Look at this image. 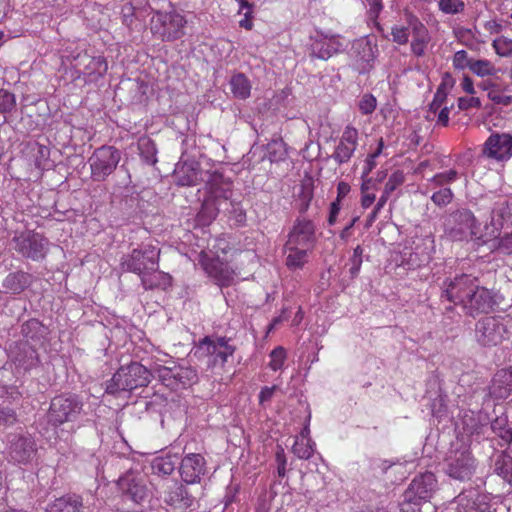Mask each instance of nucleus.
Returning a JSON list of instances; mask_svg holds the SVG:
<instances>
[{
  "label": "nucleus",
  "instance_id": "nucleus-11",
  "mask_svg": "<svg viewBox=\"0 0 512 512\" xmlns=\"http://www.w3.org/2000/svg\"><path fill=\"white\" fill-rule=\"evenodd\" d=\"M208 173L206 181L207 189L209 190V198L204 201L200 212L198 213L199 221L202 224L210 223L218 214L219 209L216 206V201L223 196V174L219 170H214Z\"/></svg>",
  "mask_w": 512,
  "mask_h": 512
},
{
  "label": "nucleus",
  "instance_id": "nucleus-63",
  "mask_svg": "<svg viewBox=\"0 0 512 512\" xmlns=\"http://www.w3.org/2000/svg\"><path fill=\"white\" fill-rule=\"evenodd\" d=\"M299 197L302 199V201H304L306 203V206L312 200L313 190H312L311 179H308L307 181L302 183L301 192L299 194Z\"/></svg>",
  "mask_w": 512,
  "mask_h": 512
},
{
  "label": "nucleus",
  "instance_id": "nucleus-31",
  "mask_svg": "<svg viewBox=\"0 0 512 512\" xmlns=\"http://www.w3.org/2000/svg\"><path fill=\"white\" fill-rule=\"evenodd\" d=\"M32 284V275L24 271L9 273L3 280L2 286L6 292L20 294Z\"/></svg>",
  "mask_w": 512,
  "mask_h": 512
},
{
  "label": "nucleus",
  "instance_id": "nucleus-3",
  "mask_svg": "<svg viewBox=\"0 0 512 512\" xmlns=\"http://www.w3.org/2000/svg\"><path fill=\"white\" fill-rule=\"evenodd\" d=\"M84 403L77 394L63 393L53 397L46 414L47 423L53 428L77 421L83 413Z\"/></svg>",
  "mask_w": 512,
  "mask_h": 512
},
{
  "label": "nucleus",
  "instance_id": "nucleus-57",
  "mask_svg": "<svg viewBox=\"0 0 512 512\" xmlns=\"http://www.w3.org/2000/svg\"><path fill=\"white\" fill-rule=\"evenodd\" d=\"M456 502H457L456 512H478L476 503L473 500L468 499L465 496L459 495L456 498Z\"/></svg>",
  "mask_w": 512,
  "mask_h": 512
},
{
  "label": "nucleus",
  "instance_id": "nucleus-29",
  "mask_svg": "<svg viewBox=\"0 0 512 512\" xmlns=\"http://www.w3.org/2000/svg\"><path fill=\"white\" fill-rule=\"evenodd\" d=\"M512 392V370L501 369L499 370L490 386V395L497 399H505Z\"/></svg>",
  "mask_w": 512,
  "mask_h": 512
},
{
  "label": "nucleus",
  "instance_id": "nucleus-1",
  "mask_svg": "<svg viewBox=\"0 0 512 512\" xmlns=\"http://www.w3.org/2000/svg\"><path fill=\"white\" fill-rule=\"evenodd\" d=\"M442 297L459 305L466 314L488 313L499 305V295L479 284L476 277L462 274L444 282Z\"/></svg>",
  "mask_w": 512,
  "mask_h": 512
},
{
  "label": "nucleus",
  "instance_id": "nucleus-46",
  "mask_svg": "<svg viewBox=\"0 0 512 512\" xmlns=\"http://www.w3.org/2000/svg\"><path fill=\"white\" fill-rule=\"evenodd\" d=\"M447 95V86L444 83L440 84L436 93L434 94L433 101L430 104L429 112L436 113L437 110L443 108L442 106L447 99Z\"/></svg>",
  "mask_w": 512,
  "mask_h": 512
},
{
  "label": "nucleus",
  "instance_id": "nucleus-49",
  "mask_svg": "<svg viewBox=\"0 0 512 512\" xmlns=\"http://www.w3.org/2000/svg\"><path fill=\"white\" fill-rule=\"evenodd\" d=\"M229 210V221L235 226H242L246 221V213L239 203L231 201Z\"/></svg>",
  "mask_w": 512,
  "mask_h": 512
},
{
  "label": "nucleus",
  "instance_id": "nucleus-2",
  "mask_svg": "<svg viewBox=\"0 0 512 512\" xmlns=\"http://www.w3.org/2000/svg\"><path fill=\"white\" fill-rule=\"evenodd\" d=\"M151 378L150 371L138 362L121 366L106 382L105 393L120 397L122 393H130L136 388L145 387Z\"/></svg>",
  "mask_w": 512,
  "mask_h": 512
},
{
  "label": "nucleus",
  "instance_id": "nucleus-41",
  "mask_svg": "<svg viewBox=\"0 0 512 512\" xmlns=\"http://www.w3.org/2000/svg\"><path fill=\"white\" fill-rule=\"evenodd\" d=\"M470 70L480 77L491 76L496 72L494 65L485 59L473 60L470 64Z\"/></svg>",
  "mask_w": 512,
  "mask_h": 512
},
{
  "label": "nucleus",
  "instance_id": "nucleus-58",
  "mask_svg": "<svg viewBox=\"0 0 512 512\" xmlns=\"http://www.w3.org/2000/svg\"><path fill=\"white\" fill-rule=\"evenodd\" d=\"M359 109L363 114H371L376 109V98L371 94H365L359 102Z\"/></svg>",
  "mask_w": 512,
  "mask_h": 512
},
{
  "label": "nucleus",
  "instance_id": "nucleus-6",
  "mask_svg": "<svg viewBox=\"0 0 512 512\" xmlns=\"http://www.w3.org/2000/svg\"><path fill=\"white\" fill-rule=\"evenodd\" d=\"M186 24L185 17L176 11H157L151 18V31L162 41L171 42L185 35Z\"/></svg>",
  "mask_w": 512,
  "mask_h": 512
},
{
  "label": "nucleus",
  "instance_id": "nucleus-59",
  "mask_svg": "<svg viewBox=\"0 0 512 512\" xmlns=\"http://www.w3.org/2000/svg\"><path fill=\"white\" fill-rule=\"evenodd\" d=\"M370 183H371V180L368 179V180L364 181L361 186V191H362L361 205L365 209L370 207L376 199V196L374 193L368 192Z\"/></svg>",
  "mask_w": 512,
  "mask_h": 512
},
{
  "label": "nucleus",
  "instance_id": "nucleus-20",
  "mask_svg": "<svg viewBox=\"0 0 512 512\" xmlns=\"http://www.w3.org/2000/svg\"><path fill=\"white\" fill-rule=\"evenodd\" d=\"M358 145V132L352 126H347L332 154L334 161L341 165L347 163L353 156Z\"/></svg>",
  "mask_w": 512,
  "mask_h": 512
},
{
  "label": "nucleus",
  "instance_id": "nucleus-14",
  "mask_svg": "<svg viewBox=\"0 0 512 512\" xmlns=\"http://www.w3.org/2000/svg\"><path fill=\"white\" fill-rule=\"evenodd\" d=\"M74 62V67L83 73L85 82L98 81L108 70L105 57L92 56L87 51L79 52L74 57Z\"/></svg>",
  "mask_w": 512,
  "mask_h": 512
},
{
  "label": "nucleus",
  "instance_id": "nucleus-17",
  "mask_svg": "<svg viewBox=\"0 0 512 512\" xmlns=\"http://www.w3.org/2000/svg\"><path fill=\"white\" fill-rule=\"evenodd\" d=\"M36 451V443L30 435H14L9 441V457L18 464L31 462L36 455Z\"/></svg>",
  "mask_w": 512,
  "mask_h": 512
},
{
  "label": "nucleus",
  "instance_id": "nucleus-44",
  "mask_svg": "<svg viewBox=\"0 0 512 512\" xmlns=\"http://www.w3.org/2000/svg\"><path fill=\"white\" fill-rule=\"evenodd\" d=\"M37 153L35 155V165L38 169H49L50 164V149L42 144L36 145Z\"/></svg>",
  "mask_w": 512,
  "mask_h": 512
},
{
  "label": "nucleus",
  "instance_id": "nucleus-37",
  "mask_svg": "<svg viewBox=\"0 0 512 512\" xmlns=\"http://www.w3.org/2000/svg\"><path fill=\"white\" fill-rule=\"evenodd\" d=\"M140 157L144 163L154 165L157 162V149L154 141L144 139L139 142Z\"/></svg>",
  "mask_w": 512,
  "mask_h": 512
},
{
  "label": "nucleus",
  "instance_id": "nucleus-35",
  "mask_svg": "<svg viewBox=\"0 0 512 512\" xmlns=\"http://www.w3.org/2000/svg\"><path fill=\"white\" fill-rule=\"evenodd\" d=\"M229 83L231 92L235 98L244 100L250 96L251 83L243 73L233 75Z\"/></svg>",
  "mask_w": 512,
  "mask_h": 512
},
{
  "label": "nucleus",
  "instance_id": "nucleus-19",
  "mask_svg": "<svg viewBox=\"0 0 512 512\" xmlns=\"http://www.w3.org/2000/svg\"><path fill=\"white\" fill-rule=\"evenodd\" d=\"M405 21L411 27L412 42L411 51L417 57L425 54L426 47L430 41V35L426 26L420 19L409 11H405Z\"/></svg>",
  "mask_w": 512,
  "mask_h": 512
},
{
  "label": "nucleus",
  "instance_id": "nucleus-28",
  "mask_svg": "<svg viewBox=\"0 0 512 512\" xmlns=\"http://www.w3.org/2000/svg\"><path fill=\"white\" fill-rule=\"evenodd\" d=\"M174 180L179 186H193L199 180L198 164L196 162H179L173 173Z\"/></svg>",
  "mask_w": 512,
  "mask_h": 512
},
{
  "label": "nucleus",
  "instance_id": "nucleus-38",
  "mask_svg": "<svg viewBox=\"0 0 512 512\" xmlns=\"http://www.w3.org/2000/svg\"><path fill=\"white\" fill-rule=\"evenodd\" d=\"M491 429L506 444L512 442V428L508 426L505 418H496L491 423Z\"/></svg>",
  "mask_w": 512,
  "mask_h": 512
},
{
  "label": "nucleus",
  "instance_id": "nucleus-43",
  "mask_svg": "<svg viewBox=\"0 0 512 512\" xmlns=\"http://www.w3.org/2000/svg\"><path fill=\"white\" fill-rule=\"evenodd\" d=\"M16 107V97L5 89H0V114L6 116Z\"/></svg>",
  "mask_w": 512,
  "mask_h": 512
},
{
  "label": "nucleus",
  "instance_id": "nucleus-53",
  "mask_svg": "<svg viewBox=\"0 0 512 512\" xmlns=\"http://www.w3.org/2000/svg\"><path fill=\"white\" fill-rule=\"evenodd\" d=\"M453 199V193L450 188H441L438 191L434 192L431 196L432 202L439 206H446L451 203Z\"/></svg>",
  "mask_w": 512,
  "mask_h": 512
},
{
  "label": "nucleus",
  "instance_id": "nucleus-62",
  "mask_svg": "<svg viewBox=\"0 0 512 512\" xmlns=\"http://www.w3.org/2000/svg\"><path fill=\"white\" fill-rule=\"evenodd\" d=\"M458 107L460 110H468L472 107L480 108L481 107V101L477 97H460L458 99Z\"/></svg>",
  "mask_w": 512,
  "mask_h": 512
},
{
  "label": "nucleus",
  "instance_id": "nucleus-54",
  "mask_svg": "<svg viewBox=\"0 0 512 512\" xmlns=\"http://www.w3.org/2000/svg\"><path fill=\"white\" fill-rule=\"evenodd\" d=\"M495 250L504 255L512 254V232L506 233L496 240Z\"/></svg>",
  "mask_w": 512,
  "mask_h": 512
},
{
  "label": "nucleus",
  "instance_id": "nucleus-45",
  "mask_svg": "<svg viewBox=\"0 0 512 512\" xmlns=\"http://www.w3.org/2000/svg\"><path fill=\"white\" fill-rule=\"evenodd\" d=\"M458 177L456 170H448L446 172L438 173L434 175L429 181L434 187H442L446 184L452 183Z\"/></svg>",
  "mask_w": 512,
  "mask_h": 512
},
{
  "label": "nucleus",
  "instance_id": "nucleus-64",
  "mask_svg": "<svg viewBox=\"0 0 512 512\" xmlns=\"http://www.w3.org/2000/svg\"><path fill=\"white\" fill-rule=\"evenodd\" d=\"M277 389H278V386H276V385H273L271 387L266 386V387L262 388V390L260 391V394H259L260 404L264 405L266 402H269L272 399V397Z\"/></svg>",
  "mask_w": 512,
  "mask_h": 512
},
{
  "label": "nucleus",
  "instance_id": "nucleus-36",
  "mask_svg": "<svg viewBox=\"0 0 512 512\" xmlns=\"http://www.w3.org/2000/svg\"><path fill=\"white\" fill-rule=\"evenodd\" d=\"M202 265L209 277L214 278L216 284L222 289L224 286V268L223 262L216 258H204Z\"/></svg>",
  "mask_w": 512,
  "mask_h": 512
},
{
  "label": "nucleus",
  "instance_id": "nucleus-15",
  "mask_svg": "<svg viewBox=\"0 0 512 512\" xmlns=\"http://www.w3.org/2000/svg\"><path fill=\"white\" fill-rule=\"evenodd\" d=\"M437 481L433 473L426 472L415 477L404 492V501L419 505L427 501L436 489Z\"/></svg>",
  "mask_w": 512,
  "mask_h": 512
},
{
  "label": "nucleus",
  "instance_id": "nucleus-24",
  "mask_svg": "<svg viewBox=\"0 0 512 512\" xmlns=\"http://www.w3.org/2000/svg\"><path fill=\"white\" fill-rule=\"evenodd\" d=\"M375 50L376 46L372 45L366 38H360L354 41L352 51L360 72H366L372 67L376 57Z\"/></svg>",
  "mask_w": 512,
  "mask_h": 512
},
{
  "label": "nucleus",
  "instance_id": "nucleus-42",
  "mask_svg": "<svg viewBox=\"0 0 512 512\" xmlns=\"http://www.w3.org/2000/svg\"><path fill=\"white\" fill-rule=\"evenodd\" d=\"M492 47L500 57L512 58V39L500 36L493 40Z\"/></svg>",
  "mask_w": 512,
  "mask_h": 512
},
{
  "label": "nucleus",
  "instance_id": "nucleus-33",
  "mask_svg": "<svg viewBox=\"0 0 512 512\" xmlns=\"http://www.w3.org/2000/svg\"><path fill=\"white\" fill-rule=\"evenodd\" d=\"M286 266L291 270L302 269L303 266L308 262L309 251L311 249L296 247L285 244Z\"/></svg>",
  "mask_w": 512,
  "mask_h": 512
},
{
  "label": "nucleus",
  "instance_id": "nucleus-51",
  "mask_svg": "<svg viewBox=\"0 0 512 512\" xmlns=\"http://www.w3.org/2000/svg\"><path fill=\"white\" fill-rule=\"evenodd\" d=\"M465 3L462 0H439V8L446 14H457L464 10Z\"/></svg>",
  "mask_w": 512,
  "mask_h": 512
},
{
  "label": "nucleus",
  "instance_id": "nucleus-34",
  "mask_svg": "<svg viewBox=\"0 0 512 512\" xmlns=\"http://www.w3.org/2000/svg\"><path fill=\"white\" fill-rule=\"evenodd\" d=\"M177 465H179V457L176 454L171 455L167 453L166 455L154 458L151 463V468L154 474L167 476L174 472Z\"/></svg>",
  "mask_w": 512,
  "mask_h": 512
},
{
  "label": "nucleus",
  "instance_id": "nucleus-55",
  "mask_svg": "<svg viewBox=\"0 0 512 512\" xmlns=\"http://www.w3.org/2000/svg\"><path fill=\"white\" fill-rule=\"evenodd\" d=\"M362 255L363 249L361 248V246L358 245L353 250V255L350 258L351 267L349 269V272L352 278L356 277L360 271L362 265Z\"/></svg>",
  "mask_w": 512,
  "mask_h": 512
},
{
  "label": "nucleus",
  "instance_id": "nucleus-61",
  "mask_svg": "<svg viewBox=\"0 0 512 512\" xmlns=\"http://www.w3.org/2000/svg\"><path fill=\"white\" fill-rule=\"evenodd\" d=\"M17 421V414L14 409L10 407H2L0 409V424L7 425L14 424Z\"/></svg>",
  "mask_w": 512,
  "mask_h": 512
},
{
  "label": "nucleus",
  "instance_id": "nucleus-9",
  "mask_svg": "<svg viewBox=\"0 0 512 512\" xmlns=\"http://www.w3.org/2000/svg\"><path fill=\"white\" fill-rule=\"evenodd\" d=\"M477 342L485 347L497 346L508 338L505 319L496 316L481 318L475 326Z\"/></svg>",
  "mask_w": 512,
  "mask_h": 512
},
{
  "label": "nucleus",
  "instance_id": "nucleus-4",
  "mask_svg": "<svg viewBox=\"0 0 512 512\" xmlns=\"http://www.w3.org/2000/svg\"><path fill=\"white\" fill-rule=\"evenodd\" d=\"M10 245L19 255L35 262L43 261L50 248L49 240L34 230H25L16 233Z\"/></svg>",
  "mask_w": 512,
  "mask_h": 512
},
{
  "label": "nucleus",
  "instance_id": "nucleus-18",
  "mask_svg": "<svg viewBox=\"0 0 512 512\" xmlns=\"http://www.w3.org/2000/svg\"><path fill=\"white\" fill-rule=\"evenodd\" d=\"M482 153L487 158L498 161L509 159L512 156V136L506 133L490 135Z\"/></svg>",
  "mask_w": 512,
  "mask_h": 512
},
{
  "label": "nucleus",
  "instance_id": "nucleus-8",
  "mask_svg": "<svg viewBox=\"0 0 512 512\" xmlns=\"http://www.w3.org/2000/svg\"><path fill=\"white\" fill-rule=\"evenodd\" d=\"M445 232L454 241L470 240L478 237V222L471 211L457 210L448 217Z\"/></svg>",
  "mask_w": 512,
  "mask_h": 512
},
{
  "label": "nucleus",
  "instance_id": "nucleus-16",
  "mask_svg": "<svg viewBox=\"0 0 512 512\" xmlns=\"http://www.w3.org/2000/svg\"><path fill=\"white\" fill-rule=\"evenodd\" d=\"M475 459L469 450L455 451L448 460L446 473L457 480L471 479L475 472Z\"/></svg>",
  "mask_w": 512,
  "mask_h": 512
},
{
  "label": "nucleus",
  "instance_id": "nucleus-32",
  "mask_svg": "<svg viewBox=\"0 0 512 512\" xmlns=\"http://www.w3.org/2000/svg\"><path fill=\"white\" fill-rule=\"evenodd\" d=\"M341 49L342 43L338 37L324 38L313 43L311 55L325 60L338 53Z\"/></svg>",
  "mask_w": 512,
  "mask_h": 512
},
{
  "label": "nucleus",
  "instance_id": "nucleus-52",
  "mask_svg": "<svg viewBox=\"0 0 512 512\" xmlns=\"http://www.w3.org/2000/svg\"><path fill=\"white\" fill-rule=\"evenodd\" d=\"M286 359V351L283 347L278 346L273 349L270 353V362L269 367L277 371L282 368L284 361Z\"/></svg>",
  "mask_w": 512,
  "mask_h": 512
},
{
  "label": "nucleus",
  "instance_id": "nucleus-30",
  "mask_svg": "<svg viewBox=\"0 0 512 512\" xmlns=\"http://www.w3.org/2000/svg\"><path fill=\"white\" fill-rule=\"evenodd\" d=\"M21 334L23 337L21 340H27L39 347L43 344L48 334V329L39 320L32 318L22 324Z\"/></svg>",
  "mask_w": 512,
  "mask_h": 512
},
{
  "label": "nucleus",
  "instance_id": "nucleus-47",
  "mask_svg": "<svg viewBox=\"0 0 512 512\" xmlns=\"http://www.w3.org/2000/svg\"><path fill=\"white\" fill-rule=\"evenodd\" d=\"M411 27L406 23V26L394 25L391 28L392 40L399 44L405 45L409 41V31Z\"/></svg>",
  "mask_w": 512,
  "mask_h": 512
},
{
  "label": "nucleus",
  "instance_id": "nucleus-12",
  "mask_svg": "<svg viewBox=\"0 0 512 512\" xmlns=\"http://www.w3.org/2000/svg\"><path fill=\"white\" fill-rule=\"evenodd\" d=\"M118 487L123 501L144 506L151 498V492L143 477L127 473L118 480Z\"/></svg>",
  "mask_w": 512,
  "mask_h": 512
},
{
  "label": "nucleus",
  "instance_id": "nucleus-26",
  "mask_svg": "<svg viewBox=\"0 0 512 512\" xmlns=\"http://www.w3.org/2000/svg\"><path fill=\"white\" fill-rule=\"evenodd\" d=\"M164 501L174 509L185 510L192 505L193 497L184 485L174 483L165 492Z\"/></svg>",
  "mask_w": 512,
  "mask_h": 512
},
{
  "label": "nucleus",
  "instance_id": "nucleus-25",
  "mask_svg": "<svg viewBox=\"0 0 512 512\" xmlns=\"http://www.w3.org/2000/svg\"><path fill=\"white\" fill-rule=\"evenodd\" d=\"M84 509L83 497L75 493H67L50 502L46 512H82Z\"/></svg>",
  "mask_w": 512,
  "mask_h": 512
},
{
  "label": "nucleus",
  "instance_id": "nucleus-50",
  "mask_svg": "<svg viewBox=\"0 0 512 512\" xmlns=\"http://www.w3.org/2000/svg\"><path fill=\"white\" fill-rule=\"evenodd\" d=\"M487 96L492 102L498 105L508 106L512 103V96L502 93L494 84H491V89L488 91Z\"/></svg>",
  "mask_w": 512,
  "mask_h": 512
},
{
  "label": "nucleus",
  "instance_id": "nucleus-40",
  "mask_svg": "<svg viewBox=\"0 0 512 512\" xmlns=\"http://www.w3.org/2000/svg\"><path fill=\"white\" fill-rule=\"evenodd\" d=\"M315 443L313 441H304L295 439L292 446V452L299 458L307 460L312 457L314 453Z\"/></svg>",
  "mask_w": 512,
  "mask_h": 512
},
{
  "label": "nucleus",
  "instance_id": "nucleus-39",
  "mask_svg": "<svg viewBox=\"0 0 512 512\" xmlns=\"http://www.w3.org/2000/svg\"><path fill=\"white\" fill-rule=\"evenodd\" d=\"M495 472L512 484V455L504 454L495 463Z\"/></svg>",
  "mask_w": 512,
  "mask_h": 512
},
{
  "label": "nucleus",
  "instance_id": "nucleus-22",
  "mask_svg": "<svg viewBox=\"0 0 512 512\" xmlns=\"http://www.w3.org/2000/svg\"><path fill=\"white\" fill-rule=\"evenodd\" d=\"M315 238V226L310 220H298L289 233L287 245L311 249Z\"/></svg>",
  "mask_w": 512,
  "mask_h": 512
},
{
  "label": "nucleus",
  "instance_id": "nucleus-13",
  "mask_svg": "<svg viewBox=\"0 0 512 512\" xmlns=\"http://www.w3.org/2000/svg\"><path fill=\"white\" fill-rule=\"evenodd\" d=\"M9 358L15 365V368L20 371H30L40 364V356L38 347L31 344L27 340H18L9 346Z\"/></svg>",
  "mask_w": 512,
  "mask_h": 512
},
{
  "label": "nucleus",
  "instance_id": "nucleus-48",
  "mask_svg": "<svg viewBox=\"0 0 512 512\" xmlns=\"http://www.w3.org/2000/svg\"><path fill=\"white\" fill-rule=\"evenodd\" d=\"M404 181L405 176L403 171L396 170L390 175L388 181L385 184L383 192H385V194L391 195L399 186L404 183Z\"/></svg>",
  "mask_w": 512,
  "mask_h": 512
},
{
  "label": "nucleus",
  "instance_id": "nucleus-10",
  "mask_svg": "<svg viewBox=\"0 0 512 512\" xmlns=\"http://www.w3.org/2000/svg\"><path fill=\"white\" fill-rule=\"evenodd\" d=\"M155 371L162 384L172 390L186 388L197 381V372L191 367L157 365Z\"/></svg>",
  "mask_w": 512,
  "mask_h": 512
},
{
  "label": "nucleus",
  "instance_id": "nucleus-7",
  "mask_svg": "<svg viewBox=\"0 0 512 512\" xmlns=\"http://www.w3.org/2000/svg\"><path fill=\"white\" fill-rule=\"evenodd\" d=\"M120 160L121 152L116 147L103 145L96 148L88 159L91 179L105 181L116 170Z\"/></svg>",
  "mask_w": 512,
  "mask_h": 512
},
{
  "label": "nucleus",
  "instance_id": "nucleus-60",
  "mask_svg": "<svg viewBox=\"0 0 512 512\" xmlns=\"http://www.w3.org/2000/svg\"><path fill=\"white\" fill-rule=\"evenodd\" d=\"M366 7L368 8L369 18L376 20L383 9V5L380 0H364Z\"/></svg>",
  "mask_w": 512,
  "mask_h": 512
},
{
  "label": "nucleus",
  "instance_id": "nucleus-5",
  "mask_svg": "<svg viewBox=\"0 0 512 512\" xmlns=\"http://www.w3.org/2000/svg\"><path fill=\"white\" fill-rule=\"evenodd\" d=\"M160 252V248L151 244L135 248L121 258V269L141 277L144 273L159 266Z\"/></svg>",
  "mask_w": 512,
  "mask_h": 512
},
{
  "label": "nucleus",
  "instance_id": "nucleus-56",
  "mask_svg": "<svg viewBox=\"0 0 512 512\" xmlns=\"http://www.w3.org/2000/svg\"><path fill=\"white\" fill-rule=\"evenodd\" d=\"M472 61L473 60L468 57V53L465 50H459L453 56V66L455 69H470Z\"/></svg>",
  "mask_w": 512,
  "mask_h": 512
},
{
  "label": "nucleus",
  "instance_id": "nucleus-27",
  "mask_svg": "<svg viewBox=\"0 0 512 512\" xmlns=\"http://www.w3.org/2000/svg\"><path fill=\"white\" fill-rule=\"evenodd\" d=\"M141 285L144 290H166L172 286V276L166 272L159 270L157 266L154 270H149L141 277Z\"/></svg>",
  "mask_w": 512,
  "mask_h": 512
},
{
  "label": "nucleus",
  "instance_id": "nucleus-23",
  "mask_svg": "<svg viewBox=\"0 0 512 512\" xmlns=\"http://www.w3.org/2000/svg\"><path fill=\"white\" fill-rule=\"evenodd\" d=\"M181 478L188 484L198 482L205 472V460L200 454H188L179 460Z\"/></svg>",
  "mask_w": 512,
  "mask_h": 512
},
{
  "label": "nucleus",
  "instance_id": "nucleus-21",
  "mask_svg": "<svg viewBox=\"0 0 512 512\" xmlns=\"http://www.w3.org/2000/svg\"><path fill=\"white\" fill-rule=\"evenodd\" d=\"M224 337L216 340L206 336L196 347L195 355L199 358H207L208 366H215L218 362L224 363Z\"/></svg>",
  "mask_w": 512,
  "mask_h": 512
}]
</instances>
